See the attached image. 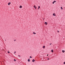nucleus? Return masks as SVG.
I'll use <instances>...</instances> for the list:
<instances>
[{
	"label": "nucleus",
	"instance_id": "nucleus-1",
	"mask_svg": "<svg viewBox=\"0 0 65 65\" xmlns=\"http://www.w3.org/2000/svg\"><path fill=\"white\" fill-rule=\"evenodd\" d=\"M34 6V8H35V9H36V8H37V7H36L35 6V5Z\"/></svg>",
	"mask_w": 65,
	"mask_h": 65
},
{
	"label": "nucleus",
	"instance_id": "nucleus-2",
	"mask_svg": "<svg viewBox=\"0 0 65 65\" xmlns=\"http://www.w3.org/2000/svg\"><path fill=\"white\" fill-rule=\"evenodd\" d=\"M53 15H54V16H56V14H55V13H54L53 14Z\"/></svg>",
	"mask_w": 65,
	"mask_h": 65
},
{
	"label": "nucleus",
	"instance_id": "nucleus-3",
	"mask_svg": "<svg viewBox=\"0 0 65 65\" xmlns=\"http://www.w3.org/2000/svg\"><path fill=\"white\" fill-rule=\"evenodd\" d=\"M46 25H47V23L46 22H45L44 23Z\"/></svg>",
	"mask_w": 65,
	"mask_h": 65
},
{
	"label": "nucleus",
	"instance_id": "nucleus-4",
	"mask_svg": "<svg viewBox=\"0 0 65 65\" xmlns=\"http://www.w3.org/2000/svg\"><path fill=\"white\" fill-rule=\"evenodd\" d=\"M20 8H22V6H20Z\"/></svg>",
	"mask_w": 65,
	"mask_h": 65
},
{
	"label": "nucleus",
	"instance_id": "nucleus-5",
	"mask_svg": "<svg viewBox=\"0 0 65 65\" xmlns=\"http://www.w3.org/2000/svg\"><path fill=\"white\" fill-rule=\"evenodd\" d=\"M11 3H10V2L8 3V5H10V4Z\"/></svg>",
	"mask_w": 65,
	"mask_h": 65
},
{
	"label": "nucleus",
	"instance_id": "nucleus-6",
	"mask_svg": "<svg viewBox=\"0 0 65 65\" xmlns=\"http://www.w3.org/2000/svg\"><path fill=\"white\" fill-rule=\"evenodd\" d=\"M45 46H43V48H45Z\"/></svg>",
	"mask_w": 65,
	"mask_h": 65
},
{
	"label": "nucleus",
	"instance_id": "nucleus-7",
	"mask_svg": "<svg viewBox=\"0 0 65 65\" xmlns=\"http://www.w3.org/2000/svg\"><path fill=\"white\" fill-rule=\"evenodd\" d=\"M34 59H33V60H32V62H34Z\"/></svg>",
	"mask_w": 65,
	"mask_h": 65
},
{
	"label": "nucleus",
	"instance_id": "nucleus-8",
	"mask_svg": "<svg viewBox=\"0 0 65 65\" xmlns=\"http://www.w3.org/2000/svg\"><path fill=\"white\" fill-rule=\"evenodd\" d=\"M62 52L63 53H64V52H65V51L63 50L62 51Z\"/></svg>",
	"mask_w": 65,
	"mask_h": 65
},
{
	"label": "nucleus",
	"instance_id": "nucleus-9",
	"mask_svg": "<svg viewBox=\"0 0 65 65\" xmlns=\"http://www.w3.org/2000/svg\"><path fill=\"white\" fill-rule=\"evenodd\" d=\"M33 34H36V33H35L34 32H33Z\"/></svg>",
	"mask_w": 65,
	"mask_h": 65
},
{
	"label": "nucleus",
	"instance_id": "nucleus-10",
	"mask_svg": "<svg viewBox=\"0 0 65 65\" xmlns=\"http://www.w3.org/2000/svg\"><path fill=\"white\" fill-rule=\"evenodd\" d=\"M51 51H52V53L54 52V51H53V50H52Z\"/></svg>",
	"mask_w": 65,
	"mask_h": 65
},
{
	"label": "nucleus",
	"instance_id": "nucleus-11",
	"mask_svg": "<svg viewBox=\"0 0 65 65\" xmlns=\"http://www.w3.org/2000/svg\"><path fill=\"white\" fill-rule=\"evenodd\" d=\"M28 62H30V60L29 59H28Z\"/></svg>",
	"mask_w": 65,
	"mask_h": 65
},
{
	"label": "nucleus",
	"instance_id": "nucleus-12",
	"mask_svg": "<svg viewBox=\"0 0 65 65\" xmlns=\"http://www.w3.org/2000/svg\"><path fill=\"white\" fill-rule=\"evenodd\" d=\"M38 8H40V6H39L38 7Z\"/></svg>",
	"mask_w": 65,
	"mask_h": 65
},
{
	"label": "nucleus",
	"instance_id": "nucleus-13",
	"mask_svg": "<svg viewBox=\"0 0 65 65\" xmlns=\"http://www.w3.org/2000/svg\"><path fill=\"white\" fill-rule=\"evenodd\" d=\"M61 9L62 10L63 9V8H62V7H61Z\"/></svg>",
	"mask_w": 65,
	"mask_h": 65
},
{
	"label": "nucleus",
	"instance_id": "nucleus-14",
	"mask_svg": "<svg viewBox=\"0 0 65 65\" xmlns=\"http://www.w3.org/2000/svg\"><path fill=\"white\" fill-rule=\"evenodd\" d=\"M18 57H21V56L20 55H18Z\"/></svg>",
	"mask_w": 65,
	"mask_h": 65
},
{
	"label": "nucleus",
	"instance_id": "nucleus-15",
	"mask_svg": "<svg viewBox=\"0 0 65 65\" xmlns=\"http://www.w3.org/2000/svg\"><path fill=\"white\" fill-rule=\"evenodd\" d=\"M14 61H16V60H15V59H14Z\"/></svg>",
	"mask_w": 65,
	"mask_h": 65
},
{
	"label": "nucleus",
	"instance_id": "nucleus-16",
	"mask_svg": "<svg viewBox=\"0 0 65 65\" xmlns=\"http://www.w3.org/2000/svg\"><path fill=\"white\" fill-rule=\"evenodd\" d=\"M30 58H32V57H31V56H30Z\"/></svg>",
	"mask_w": 65,
	"mask_h": 65
},
{
	"label": "nucleus",
	"instance_id": "nucleus-17",
	"mask_svg": "<svg viewBox=\"0 0 65 65\" xmlns=\"http://www.w3.org/2000/svg\"><path fill=\"white\" fill-rule=\"evenodd\" d=\"M64 64H65V61L63 62Z\"/></svg>",
	"mask_w": 65,
	"mask_h": 65
},
{
	"label": "nucleus",
	"instance_id": "nucleus-18",
	"mask_svg": "<svg viewBox=\"0 0 65 65\" xmlns=\"http://www.w3.org/2000/svg\"><path fill=\"white\" fill-rule=\"evenodd\" d=\"M15 53H16V52L15 51V52H14V54H15Z\"/></svg>",
	"mask_w": 65,
	"mask_h": 65
},
{
	"label": "nucleus",
	"instance_id": "nucleus-19",
	"mask_svg": "<svg viewBox=\"0 0 65 65\" xmlns=\"http://www.w3.org/2000/svg\"><path fill=\"white\" fill-rule=\"evenodd\" d=\"M56 2V1H54V2Z\"/></svg>",
	"mask_w": 65,
	"mask_h": 65
},
{
	"label": "nucleus",
	"instance_id": "nucleus-20",
	"mask_svg": "<svg viewBox=\"0 0 65 65\" xmlns=\"http://www.w3.org/2000/svg\"><path fill=\"white\" fill-rule=\"evenodd\" d=\"M57 32L58 33H59V31H58V30L57 31Z\"/></svg>",
	"mask_w": 65,
	"mask_h": 65
},
{
	"label": "nucleus",
	"instance_id": "nucleus-21",
	"mask_svg": "<svg viewBox=\"0 0 65 65\" xmlns=\"http://www.w3.org/2000/svg\"><path fill=\"white\" fill-rule=\"evenodd\" d=\"M8 53H9V51L8 52Z\"/></svg>",
	"mask_w": 65,
	"mask_h": 65
},
{
	"label": "nucleus",
	"instance_id": "nucleus-22",
	"mask_svg": "<svg viewBox=\"0 0 65 65\" xmlns=\"http://www.w3.org/2000/svg\"><path fill=\"white\" fill-rule=\"evenodd\" d=\"M53 4H54V2H53Z\"/></svg>",
	"mask_w": 65,
	"mask_h": 65
},
{
	"label": "nucleus",
	"instance_id": "nucleus-23",
	"mask_svg": "<svg viewBox=\"0 0 65 65\" xmlns=\"http://www.w3.org/2000/svg\"><path fill=\"white\" fill-rule=\"evenodd\" d=\"M49 60V58H48L47 59V60Z\"/></svg>",
	"mask_w": 65,
	"mask_h": 65
},
{
	"label": "nucleus",
	"instance_id": "nucleus-24",
	"mask_svg": "<svg viewBox=\"0 0 65 65\" xmlns=\"http://www.w3.org/2000/svg\"><path fill=\"white\" fill-rule=\"evenodd\" d=\"M51 44H52V43L50 44V45H51Z\"/></svg>",
	"mask_w": 65,
	"mask_h": 65
},
{
	"label": "nucleus",
	"instance_id": "nucleus-25",
	"mask_svg": "<svg viewBox=\"0 0 65 65\" xmlns=\"http://www.w3.org/2000/svg\"><path fill=\"white\" fill-rule=\"evenodd\" d=\"M38 9H39V8H38Z\"/></svg>",
	"mask_w": 65,
	"mask_h": 65
},
{
	"label": "nucleus",
	"instance_id": "nucleus-26",
	"mask_svg": "<svg viewBox=\"0 0 65 65\" xmlns=\"http://www.w3.org/2000/svg\"><path fill=\"white\" fill-rule=\"evenodd\" d=\"M48 54H47V56H48Z\"/></svg>",
	"mask_w": 65,
	"mask_h": 65
},
{
	"label": "nucleus",
	"instance_id": "nucleus-27",
	"mask_svg": "<svg viewBox=\"0 0 65 65\" xmlns=\"http://www.w3.org/2000/svg\"><path fill=\"white\" fill-rule=\"evenodd\" d=\"M34 61H35V60H34Z\"/></svg>",
	"mask_w": 65,
	"mask_h": 65
},
{
	"label": "nucleus",
	"instance_id": "nucleus-28",
	"mask_svg": "<svg viewBox=\"0 0 65 65\" xmlns=\"http://www.w3.org/2000/svg\"><path fill=\"white\" fill-rule=\"evenodd\" d=\"M43 20H44V19H43Z\"/></svg>",
	"mask_w": 65,
	"mask_h": 65
}]
</instances>
